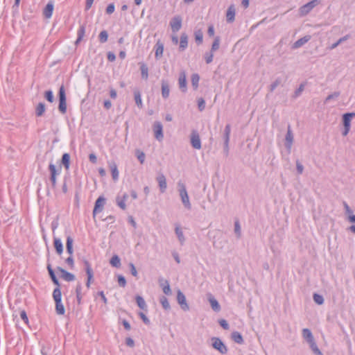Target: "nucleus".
<instances>
[{"label":"nucleus","instance_id":"obj_18","mask_svg":"<svg viewBox=\"0 0 355 355\" xmlns=\"http://www.w3.org/2000/svg\"><path fill=\"white\" fill-rule=\"evenodd\" d=\"M110 169L111 171L112 177L114 181H116L119 179V171L117 165L114 162H110L108 163Z\"/></svg>","mask_w":355,"mask_h":355},{"label":"nucleus","instance_id":"obj_63","mask_svg":"<svg viewBox=\"0 0 355 355\" xmlns=\"http://www.w3.org/2000/svg\"><path fill=\"white\" fill-rule=\"evenodd\" d=\"M296 168L298 174H302L303 173L304 166L298 160L296 162Z\"/></svg>","mask_w":355,"mask_h":355},{"label":"nucleus","instance_id":"obj_31","mask_svg":"<svg viewBox=\"0 0 355 355\" xmlns=\"http://www.w3.org/2000/svg\"><path fill=\"white\" fill-rule=\"evenodd\" d=\"M61 163L66 170H69L70 165V155L69 153H64L62 156Z\"/></svg>","mask_w":355,"mask_h":355},{"label":"nucleus","instance_id":"obj_23","mask_svg":"<svg viewBox=\"0 0 355 355\" xmlns=\"http://www.w3.org/2000/svg\"><path fill=\"white\" fill-rule=\"evenodd\" d=\"M128 196L127 193H124L123 197L117 196L116 198V205L123 210L126 209L125 200H127Z\"/></svg>","mask_w":355,"mask_h":355},{"label":"nucleus","instance_id":"obj_11","mask_svg":"<svg viewBox=\"0 0 355 355\" xmlns=\"http://www.w3.org/2000/svg\"><path fill=\"white\" fill-rule=\"evenodd\" d=\"M178 85L180 89L182 92H186L187 90V77L186 73L184 71H182L180 72L179 78H178Z\"/></svg>","mask_w":355,"mask_h":355},{"label":"nucleus","instance_id":"obj_50","mask_svg":"<svg viewBox=\"0 0 355 355\" xmlns=\"http://www.w3.org/2000/svg\"><path fill=\"white\" fill-rule=\"evenodd\" d=\"M313 298L314 302L319 305H321L324 303V298L321 295L314 293Z\"/></svg>","mask_w":355,"mask_h":355},{"label":"nucleus","instance_id":"obj_35","mask_svg":"<svg viewBox=\"0 0 355 355\" xmlns=\"http://www.w3.org/2000/svg\"><path fill=\"white\" fill-rule=\"evenodd\" d=\"M135 300H136V302H137L138 306L141 309H142V310L146 309L147 305L146 304L145 300H144V298L141 296H139V295L136 296Z\"/></svg>","mask_w":355,"mask_h":355},{"label":"nucleus","instance_id":"obj_37","mask_svg":"<svg viewBox=\"0 0 355 355\" xmlns=\"http://www.w3.org/2000/svg\"><path fill=\"white\" fill-rule=\"evenodd\" d=\"M53 297L55 302L62 301V293L60 287H57L53 290Z\"/></svg>","mask_w":355,"mask_h":355},{"label":"nucleus","instance_id":"obj_4","mask_svg":"<svg viewBox=\"0 0 355 355\" xmlns=\"http://www.w3.org/2000/svg\"><path fill=\"white\" fill-rule=\"evenodd\" d=\"M49 170L50 172V181L51 182L52 187L55 189L57 184L56 177L60 175L61 172V166L57 169L56 166L53 163H50Z\"/></svg>","mask_w":355,"mask_h":355},{"label":"nucleus","instance_id":"obj_47","mask_svg":"<svg viewBox=\"0 0 355 355\" xmlns=\"http://www.w3.org/2000/svg\"><path fill=\"white\" fill-rule=\"evenodd\" d=\"M220 46V37L218 36L216 37L214 41L211 45V51L212 52L217 51Z\"/></svg>","mask_w":355,"mask_h":355},{"label":"nucleus","instance_id":"obj_16","mask_svg":"<svg viewBox=\"0 0 355 355\" xmlns=\"http://www.w3.org/2000/svg\"><path fill=\"white\" fill-rule=\"evenodd\" d=\"M54 4L52 1H49L43 10V15L45 18L49 19L52 16Z\"/></svg>","mask_w":355,"mask_h":355},{"label":"nucleus","instance_id":"obj_6","mask_svg":"<svg viewBox=\"0 0 355 355\" xmlns=\"http://www.w3.org/2000/svg\"><path fill=\"white\" fill-rule=\"evenodd\" d=\"M190 141H191V144L193 148L198 149V150L201 148L202 146H201V141H200V135H199L198 132L196 130H193L191 131V136H190Z\"/></svg>","mask_w":355,"mask_h":355},{"label":"nucleus","instance_id":"obj_46","mask_svg":"<svg viewBox=\"0 0 355 355\" xmlns=\"http://www.w3.org/2000/svg\"><path fill=\"white\" fill-rule=\"evenodd\" d=\"M349 37V35H345L344 37H340L336 42L334 43L333 44H331V46H330V49L332 50V49H334L335 48H336L340 44H341L342 42L346 41L347 40H348Z\"/></svg>","mask_w":355,"mask_h":355},{"label":"nucleus","instance_id":"obj_49","mask_svg":"<svg viewBox=\"0 0 355 355\" xmlns=\"http://www.w3.org/2000/svg\"><path fill=\"white\" fill-rule=\"evenodd\" d=\"M340 92H335L333 94L328 95L324 100V103L329 102L331 99H335V98H338L340 96Z\"/></svg>","mask_w":355,"mask_h":355},{"label":"nucleus","instance_id":"obj_48","mask_svg":"<svg viewBox=\"0 0 355 355\" xmlns=\"http://www.w3.org/2000/svg\"><path fill=\"white\" fill-rule=\"evenodd\" d=\"M44 98L50 103H53L55 99L51 90H47L44 92Z\"/></svg>","mask_w":355,"mask_h":355},{"label":"nucleus","instance_id":"obj_56","mask_svg":"<svg viewBox=\"0 0 355 355\" xmlns=\"http://www.w3.org/2000/svg\"><path fill=\"white\" fill-rule=\"evenodd\" d=\"M117 278H118L119 285L121 287L124 288L126 286L125 278L123 275H118Z\"/></svg>","mask_w":355,"mask_h":355},{"label":"nucleus","instance_id":"obj_57","mask_svg":"<svg viewBox=\"0 0 355 355\" xmlns=\"http://www.w3.org/2000/svg\"><path fill=\"white\" fill-rule=\"evenodd\" d=\"M115 6L113 3L108 4L106 8L105 12L107 15H111L114 12Z\"/></svg>","mask_w":355,"mask_h":355},{"label":"nucleus","instance_id":"obj_36","mask_svg":"<svg viewBox=\"0 0 355 355\" xmlns=\"http://www.w3.org/2000/svg\"><path fill=\"white\" fill-rule=\"evenodd\" d=\"M159 302L162 304L163 309L166 311H168L171 309V306L169 304V302L168 301V299L165 296H161L159 297Z\"/></svg>","mask_w":355,"mask_h":355},{"label":"nucleus","instance_id":"obj_13","mask_svg":"<svg viewBox=\"0 0 355 355\" xmlns=\"http://www.w3.org/2000/svg\"><path fill=\"white\" fill-rule=\"evenodd\" d=\"M156 180L158 183L160 192L162 193H164L167 188L166 177L164 176V175L163 173H160L156 178Z\"/></svg>","mask_w":355,"mask_h":355},{"label":"nucleus","instance_id":"obj_22","mask_svg":"<svg viewBox=\"0 0 355 355\" xmlns=\"http://www.w3.org/2000/svg\"><path fill=\"white\" fill-rule=\"evenodd\" d=\"M188 46V36L186 33H183L180 35V51H184Z\"/></svg>","mask_w":355,"mask_h":355},{"label":"nucleus","instance_id":"obj_26","mask_svg":"<svg viewBox=\"0 0 355 355\" xmlns=\"http://www.w3.org/2000/svg\"><path fill=\"white\" fill-rule=\"evenodd\" d=\"M140 65V71H141V78L147 80L148 78V66L144 62H140L139 64Z\"/></svg>","mask_w":355,"mask_h":355},{"label":"nucleus","instance_id":"obj_59","mask_svg":"<svg viewBox=\"0 0 355 355\" xmlns=\"http://www.w3.org/2000/svg\"><path fill=\"white\" fill-rule=\"evenodd\" d=\"M65 262L69 266L70 268H73L74 267V261L72 255H70L67 258Z\"/></svg>","mask_w":355,"mask_h":355},{"label":"nucleus","instance_id":"obj_34","mask_svg":"<svg viewBox=\"0 0 355 355\" xmlns=\"http://www.w3.org/2000/svg\"><path fill=\"white\" fill-rule=\"evenodd\" d=\"M194 36L196 42L198 44H201L203 41V33L200 29L196 30L194 31Z\"/></svg>","mask_w":355,"mask_h":355},{"label":"nucleus","instance_id":"obj_58","mask_svg":"<svg viewBox=\"0 0 355 355\" xmlns=\"http://www.w3.org/2000/svg\"><path fill=\"white\" fill-rule=\"evenodd\" d=\"M218 323L220 325V327L225 329V330H227L229 329L230 328V325L228 324V322L225 320V319H220L219 321H218Z\"/></svg>","mask_w":355,"mask_h":355},{"label":"nucleus","instance_id":"obj_24","mask_svg":"<svg viewBox=\"0 0 355 355\" xmlns=\"http://www.w3.org/2000/svg\"><path fill=\"white\" fill-rule=\"evenodd\" d=\"M235 17V8L234 6H230L226 13L227 21L229 23L233 22Z\"/></svg>","mask_w":355,"mask_h":355},{"label":"nucleus","instance_id":"obj_29","mask_svg":"<svg viewBox=\"0 0 355 355\" xmlns=\"http://www.w3.org/2000/svg\"><path fill=\"white\" fill-rule=\"evenodd\" d=\"M85 34V25H81L78 31H77V39L76 41V44H78L83 40V37Z\"/></svg>","mask_w":355,"mask_h":355},{"label":"nucleus","instance_id":"obj_55","mask_svg":"<svg viewBox=\"0 0 355 355\" xmlns=\"http://www.w3.org/2000/svg\"><path fill=\"white\" fill-rule=\"evenodd\" d=\"M234 232L236 234L237 237L239 238L241 236V226L238 220L234 223Z\"/></svg>","mask_w":355,"mask_h":355},{"label":"nucleus","instance_id":"obj_14","mask_svg":"<svg viewBox=\"0 0 355 355\" xmlns=\"http://www.w3.org/2000/svg\"><path fill=\"white\" fill-rule=\"evenodd\" d=\"M57 270L61 272V277L67 282H72L75 279V275L61 267H58Z\"/></svg>","mask_w":355,"mask_h":355},{"label":"nucleus","instance_id":"obj_33","mask_svg":"<svg viewBox=\"0 0 355 355\" xmlns=\"http://www.w3.org/2000/svg\"><path fill=\"white\" fill-rule=\"evenodd\" d=\"M46 107L45 104L44 103H39L37 107H35V115L37 116H43L44 113L45 112Z\"/></svg>","mask_w":355,"mask_h":355},{"label":"nucleus","instance_id":"obj_28","mask_svg":"<svg viewBox=\"0 0 355 355\" xmlns=\"http://www.w3.org/2000/svg\"><path fill=\"white\" fill-rule=\"evenodd\" d=\"M302 336L308 343H310L315 340L311 330L309 329H303Z\"/></svg>","mask_w":355,"mask_h":355},{"label":"nucleus","instance_id":"obj_38","mask_svg":"<svg viewBox=\"0 0 355 355\" xmlns=\"http://www.w3.org/2000/svg\"><path fill=\"white\" fill-rule=\"evenodd\" d=\"M110 264L116 268L121 266V260L118 255H113L110 261Z\"/></svg>","mask_w":355,"mask_h":355},{"label":"nucleus","instance_id":"obj_27","mask_svg":"<svg viewBox=\"0 0 355 355\" xmlns=\"http://www.w3.org/2000/svg\"><path fill=\"white\" fill-rule=\"evenodd\" d=\"M311 37L309 35L304 36L299 40H297L293 45V49H298L305 44L310 40Z\"/></svg>","mask_w":355,"mask_h":355},{"label":"nucleus","instance_id":"obj_10","mask_svg":"<svg viewBox=\"0 0 355 355\" xmlns=\"http://www.w3.org/2000/svg\"><path fill=\"white\" fill-rule=\"evenodd\" d=\"M293 142V135L291 130V125H288V130L285 137V147L288 150V152L290 153L291 149Z\"/></svg>","mask_w":355,"mask_h":355},{"label":"nucleus","instance_id":"obj_17","mask_svg":"<svg viewBox=\"0 0 355 355\" xmlns=\"http://www.w3.org/2000/svg\"><path fill=\"white\" fill-rule=\"evenodd\" d=\"M208 300L210 303L211 309L214 311L218 312L220 311V306L218 302L217 301L216 299H215V297L211 294L208 295Z\"/></svg>","mask_w":355,"mask_h":355},{"label":"nucleus","instance_id":"obj_51","mask_svg":"<svg viewBox=\"0 0 355 355\" xmlns=\"http://www.w3.org/2000/svg\"><path fill=\"white\" fill-rule=\"evenodd\" d=\"M205 59L207 64H209L213 61L214 54L213 52L211 51L210 52H206L205 53Z\"/></svg>","mask_w":355,"mask_h":355},{"label":"nucleus","instance_id":"obj_44","mask_svg":"<svg viewBox=\"0 0 355 355\" xmlns=\"http://www.w3.org/2000/svg\"><path fill=\"white\" fill-rule=\"evenodd\" d=\"M108 33L105 30L102 31L98 35V40L101 43H105L107 41Z\"/></svg>","mask_w":355,"mask_h":355},{"label":"nucleus","instance_id":"obj_54","mask_svg":"<svg viewBox=\"0 0 355 355\" xmlns=\"http://www.w3.org/2000/svg\"><path fill=\"white\" fill-rule=\"evenodd\" d=\"M281 79L277 78L270 85V92H273L278 85L281 84Z\"/></svg>","mask_w":355,"mask_h":355},{"label":"nucleus","instance_id":"obj_39","mask_svg":"<svg viewBox=\"0 0 355 355\" xmlns=\"http://www.w3.org/2000/svg\"><path fill=\"white\" fill-rule=\"evenodd\" d=\"M175 232L181 245H183L185 241V238L184 236L183 232L182 231L181 228L180 227H176L175 229Z\"/></svg>","mask_w":355,"mask_h":355},{"label":"nucleus","instance_id":"obj_25","mask_svg":"<svg viewBox=\"0 0 355 355\" xmlns=\"http://www.w3.org/2000/svg\"><path fill=\"white\" fill-rule=\"evenodd\" d=\"M53 245L56 252L60 255L63 252V245L61 240L59 238L53 239Z\"/></svg>","mask_w":355,"mask_h":355},{"label":"nucleus","instance_id":"obj_3","mask_svg":"<svg viewBox=\"0 0 355 355\" xmlns=\"http://www.w3.org/2000/svg\"><path fill=\"white\" fill-rule=\"evenodd\" d=\"M58 97H59V105L58 110L62 114H65L67 112V103H66V94L64 85H61L59 92H58Z\"/></svg>","mask_w":355,"mask_h":355},{"label":"nucleus","instance_id":"obj_61","mask_svg":"<svg viewBox=\"0 0 355 355\" xmlns=\"http://www.w3.org/2000/svg\"><path fill=\"white\" fill-rule=\"evenodd\" d=\"M20 317L26 324L28 323V318L26 312L24 310L20 311Z\"/></svg>","mask_w":355,"mask_h":355},{"label":"nucleus","instance_id":"obj_42","mask_svg":"<svg viewBox=\"0 0 355 355\" xmlns=\"http://www.w3.org/2000/svg\"><path fill=\"white\" fill-rule=\"evenodd\" d=\"M199 80V75L198 73H193L191 76V85L194 89H197V88L198 87Z\"/></svg>","mask_w":355,"mask_h":355},{"label":"nucleus","instance_id":"obj_60","mask_svg":"<svg viewBox=\"0 0 355 355\" xmlns=\"http://www.w3.org/2000/svg\"><path fill=\"white\" fill-rule=\"evenodd\" d=\"M198 106L200 111H202L205 107V101L203 98H200L198 101Z\"/></svg>","mask_w":355,"mask_h":355},{"label":"nucleus","instance_id":"obj_30","mask_svg":"<svg viewBox=\"0 0 355 355\" xmlns=\"http://www.w3.org/2000/svg\"><path fill=\"white\" fill-rule=\"evenodd\" d=\"M155 58L159 59L162 56L164 51V45L161 42H158L155 46Z\"/></svg>","mask_w":355,"mask_h":355},{"label":"nucleus","instance_id":"obj_53","mask_svg":"<svg viewBox=\"0 0 355 355\" xmlns=\"http://www.w3.org/2000/svg\"><path fill=\"white\" fill-rule=\"evenodd\" d=\"M49 276H50V277H51V280H52L53 283L55 285H56V286H58V287H60V285L59 281H58V278H57L56 275H55L54 270L50 271V272H49Z\"/></svg>","mask_w":355,"mask_h":355},{"label":"nucleus","instance_id":"obj_62","mask_svg":"<svg viewBox=\"0 0 355 355\" xmlns=\"http://www.w3.org/2000/svg\"><path fill=\"white\" fill-rule=\"evenodd\" d=\"M139 317L141 318V319L142 320V321L144 322V324H150L149 319L147 318V316L144 313L140 312L139 313Z\"/></svg>","mask_w":355,"mask_h":355},{"label":"nucleus","instance_id":"obj_20","mask_svg":"<svg viewBox=\"0 0 355 355\" xmlns=\"http://www.w3.org/2000/svg\"><path fill=\"white\" fill-rule=\"evenodd\" d=\"M170 94V88L168 81L162 80V96L164 99L168 98Z\"/></svg>","mask_w":355,"mask_h":355},{"label":"nucleus","instance_id":"obj_1","mask_svg":"<svg viewBox=\"0 0 355 355\" xmlns=\"http://www.w3.org/2000/svg\"><path fill=\"white\" fill-rule=\"evenodd\" d=\"M178 188L179 195L184 207L187 209L190 210L191 209V204L189 200V197L185 184L181 181H179L178 182Z\"/></svg>","mask_w":355,"mask_h":355},{"label":"nucleus","instance_id":"obj_32","mask_svg":"<svg viewBox=\"0 0 355 355\" xmlns=\"http://www.w3.org/2000/svg\"><path fill=\"white\" fill-rule=\"evenodd\" d=\"M73 240L71 238V236H68L67 237L66 249H67V252L69 254V255H73Z\"/></svg>","mask_w":355,"mask_h":355},{"label":"nucleus","instance_id":"obj_45","mask_svg":"<svg viewBox=\"0 0 355 355\" xmlns=\"http://www.w3.org/2000/svg\"><path fill=\"white\" fill-rule=\"evenodd\" d=\"M135 155H136L138 160L139 161V162L141 164H144L145 162V157H146L145 153L143 151L137 149L135 151Z\"/></svg>","mask_w":355,"mask_h":355},{"label":"nucleus","instance_id":"obj_9","mask_svg":"<svg viewBox=\"0 0 355 355\" xmlns=\"http://www.w3.org/2000/svg\"><path fill=\"white\" fill-rule=\"evenodd\" d=\"M182 18L180 15L173 17L170 21V26L173 33L179 31L182 27Z\"/></svg>","mask_w":355,"mask_h":355},{"label":"nucleus","instance_id":"obj_40","mask_svg":"<svg viewBox=\"0 0 355 355\" xmlns=\"http://www.w3.org/2000/svg\"><path fill=\"white\" fill-rule=\"evenodd\" d=\"M309 344V347H310L311 349L312 350L313 353L315 355H323L322 352L320 350V349L317 346V344L315 342V340Z\"/></svg>","mask_w":355,"mask_h":355},{"label":"nucleus","instance_id":"obj_21","mask_svg":"<svg viewBox=\"0 0 355 355\" xmlns=\"http://www.w3.org/2000/svg\"><path fill=\"white\" fill-rule=\"evenodd\" d=\"M231 339L236 343L242 345L244 343L243 338L241 334L239 331H234L231 334Z\"/></svg>","mask_w":355,"mask_h":355},{"label":"nucleus","instance_id":"obj_19","mask_svg":"<svg viewBox=\"0 0 355 355\" xmlns=\"http://www.w3.org/2000/svg\"><path fill=\"white\" fill-rule=\"evenodd\" d=\"M355 116L354 112H347L343 115V123L344 127L350 128L351 120Z\"/></svg>","mask_w":355,"mask_h":355},{"label":"nucleus","instance_id":"obj_43","mask_svg":"<svg viewBox=\"0 0 355 355\" xmlns=\"http://www.w3.org/2000/svg\"><path fill=\"white\" fill-rule=\"evenodd\" d=\"M134 96H135V101L136 105L139 107H142L143 103H142V100H141L140 92L139 91L135 92Z\"/></svg>","mask_w":355,"mask_h":355},{"label":"nucleus","instance_id":"obj_64","mask_svg":"<svg viewBox=\"0 0 355 355\" xmlns=\"http://www.w3.org/2000/svg\"><path fill=\"white\" fill-rule=\"evenodd\" d=\"M129 267H130V272H131L132 275H133L134 277H137L138 273H137V271L136 270L135 265L132 263H130L129 264Z\"/></svg>","mask_w":355,"mask_h":355},{"label":"nucleus","instance_id":"obj_2","mask_svg":"<svg viewBox=\"0 0 355 355\" xmlns=\"http://www.w3.org/2000/svg\"><path fill=\"white\" fill-rule=\"evenodd\" d=\"M211 347L219 352L221 354H226L228 352V348L225 344L218 337H212L211 338Z\"/></svg>","mask_w":355,"mask_h":355},{"label":"nucleus","instance_id":"obj_12","mask_svg":"<svg viewBox=\"0 0 355 355\" xmlns=\"http://www.w3.org/2000/svg\"><path fill=\"white\" fill-rule=\"evenodd\" d=\"M177 301L178 304L180 305L182 309L184 311H188L189 309V306L187 303L186 297L184 293L180 290L177 293Z\"/></svg>","mask_w":355,"mask_h":355},{"label":"nucleus","instance_id":"obj_41","mask_svg":"<svg viewBox=\"0 0 355 355\" xmlns=\"http://www.w3.org/2000/svg\"><path fill=\"white\" fill-rule=\"evenodd\" d=\"M55 311L58 315H64L65 309L62 304V301L55 302Z\"/></svg>","mask_w":355,"mask_h":355},{"label":"nucleus","instance_id":"obj_5","mask_svg":"<svg viewBox=\"0 0 355 355\" xmlns=\"http://www.w3.org/2000/svg\"><path fill=\"white\" fill-rule=\"evenodd\" d=\"M320 3V0H312L300 8V14L302 16L308 15Z\"/></svg>","mask_w":355,"mask_h":355},{"label":"nucleus","instance_id":"obj_7","mask_svg":"<svg viewBox=\"0 0 355 355\" xmlns=\"http://www.w3.org/2000/svg\"><path fill=\"white\" fill-rule=\"evenodd\" d=\"M153 129L154 131L155 137L158 141H162L164 138L163 126L161 122L155 121L153 123Z\"/></svg>","mask_w":355,"mask_h":355},{"label":"nucleus","instance_id":"obj_52","mask_svg":"<svg viewBox=\"0 0 355 355\" xmlns=\"http://www.w3.org/2000/svg\"><path fill=\"white\" fill-rule=\"evenodd\" d=\"M304 86H305L304 83H302L300 85L299 87L295 91V93L293 95L294 98H297L301 95L302 92L304 89Z\"/></svg>","mask_w":355,"mask_h":355},{"label":"nucleus","instance_id":"obj_15","mask_svg":"<svg viewBox=\"0 0 355 355\" xmlns=\"http://www.w3.org/2000/svg\"><path fill=\"white\" fill-rule=\"evenodd\" d=\"M159 286L162 288V291L166 295H171L172 294V291L170 287L169 282L167 280H164L163 279H159Z\"/></svg>","mask_w":355,"mask_h":355},{"label":"nucleus","instance_id":"obj_8","mask_svg":"<svg viewBox=\"0 0 355 355\" xmlns=\"http://www.w3.org/2000/svg\"><path fill=\"white\" fill-rule=\"evenodd\" d=\"M106 199L104 196H99L95 202L94 207L93 209L94 217L98 213L101 212L105 204Z\"/></svg>","mask_w":355,"mask_h":355}]
</instances>
